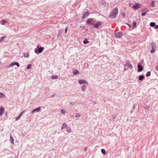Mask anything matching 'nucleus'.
Masks as SVG:
<instances>
[{"label":"nucleus","mask_w":158,"mask_h":158,"mask_svg":"<svg viewBox=\"0 0 158 158\" xmlns=\"http://www.w3.org/2000/svg\"><path fill=\"white\" fill-rule=\"evenodd\" d=\"M118 9L116 8L114 9L109 15V16L111 18H115L118 13Z\"/></svg>","instance_id":"f257e3e1"},{"label":"nucleus","mask_w":158,"mask_h":158,"mask_svg":"<svg viewBox=\"0 0 158 158\" xmlns=\"http://www.w3.org/2000/svg\"><path fill=\"white\" fill-rule=\"evenodd\" d=\"M91 24L93 25L94 26V27L97 29H99L102 27V23L100 21L96 23H91Z\"/></svg>","instance_id":"f03ea898"},{"label":"nucleus","mask_w":158,"mask_h":158,"mask_svg":"<svg viewBox=\"0 0 158 158\" xmlns=\"http://www.w3.org/2000/svg\"><path fill=\"white\" fill-rule=\"evenodd\" d=\"M44 49V48L43 47L40 48L38 50L37 48H35V52L36 53H41L43 51Z\"/></svg>","instance_id":"7ed1b4c3"},{"label":"nucleus","mask_w":158,"mask_h":158,"mask_svg":"<svg viewBox=\"0 0 158 158\" xmlns=\"http://www.w3.org/2000/svg\"><path fill=\"white\" fill-rule=\"evenodd\" d=\"M78 82L80 85L84 84H86L87 85H88V83L87 81L85 79L79 80H78Z\"/></svg>","instance_id":"20e7f679"},{"label":"nucleus","mask_w":158,"mask_h":158,"mask_svg":"<svg viewBox=\"0 0 158 158\" xmlns=\"http://www.w3.org/2000/svg\"><path fill=\"white\" fill-rule=\"evenodd\" d=\"M141 7V5L139 3H136L132 6V7L135 9H137Z\"/></svg>","instance_id":"39448f33"},{"label":"nucleus","mask_w":158,"mask_h":158,"mask_svg":"<svg viewBox=\"0 0 158 158\" xmlns=\"http://www.w3.org/2000/svg\"><path fill=\"white\" fill-rule=\"evenodd\" d=\"M115 35L116 37L118 38H121L123 35V33L122 32H119L115 34Z\"/></svg>","instance_id":"423d86ee"},{"label":"nucleus","mask_w":158,"mask_h":158,"mask_svg":"<svg viewBox=\"0 0 158 158\" xmlns=\"http://www.w3.org/2000/svg\"><path fill=\"white\" fill-rule=\"evenodd\" d=\"M16 65L18 67H19L20 66L18 62H12V63L8 67V68H9L10 67L13 66L14 65Z\"/></svg>","instance_id":"0eeeda50"},{"label":"nucleus","mask_w":158,"mask_h":158,"mask_svg":"<svg viewBox=\"0 0 158 158\" xmlns=\"http://www.w3.org/2000/svg\"><path fill=\"white\" fill-rule=\"evenodd\" d=\"M41 108L40 107H38L36 108H35L32 110L31 113L33 114L35 112H38L40 110Z\"/></svg>","instance_id":"6e6552de"},{"label":"nucleus","mask_w":158,"mask_h":158,"mask_svg":"<svg viewBox=\"0 0 158 158\" xmlns=\"http://www.w3.org/2000/svg\"><path fill=\"white\" fill-rule=\"evenodd\" d=\"M89 12L88 11L85 12L83 14V15L82 16V19H84L86 17L88 16L89 15Z\"/></svg>","instance_id":"1a4fd4ad"},{"label":"nucleus","mask_w":158,"mask_h":158,"mask_svg":"<svg viewBox=\"0 0 158 158\" xmlns=\"http://www.w3.org/2000/svg\"><path fill=\"white\" fill-rule=\"evenodd\" d=\"M127 66L130 69H131L132 68V65L128 61L127 62L125 65V66Z\"/></svg>","instance_id":"9d476101"},{"label":"nucleus","mask_w":158,"mask_h":158,"mask_svg":"<svg viewBox=\"0 0 158 158\" xmlns=\"http://www.w3.org/2000/svg\"><path fill=\"white\" fill-rule=\"evenodd\" d=\"M5 110V108L2 107L0 108V116H1L4 113Z\"/></svg>","instance_id":"9b49d317"},{"label":"nucleus","mask_w":158,"mask_h":158,"mask_svg":"<svg viewBox=\"0 0 158 158\" xmlns=\"http://www.w3.org/2000/svg\"><path fill=\"white\" fill-rule=\"evenodd\" d=\"M138 70L139 72H141L143 70V68L142 65L140 64H138Z\"/></svg>","instance_id":"f8f14e48"},{"label":"nucleus","mask_w":158,"mask_h":158,"mask_svg":"<svg viewBox=\"0 0 158 158\" xmlns=\"http://www.w3.org/2000/svg\"><path fill=\"white\" fill-rule=\"evenodd\" d=\"M8 22L5 20H3L0 21V23L2 25H4L6 23H7Z\"/></svg>","instance_id":"ddd939ff"},{"label":"nucleus","mask_w":158,"mask_h":158,"mask_svg":"<svg viewBox=\"0 0 158 158\" xmlns=\"http://www.w3.org/2000/svg\"><path fill=\"white\" fill-rule=\"evenodd\" d=\"M94 19H88L86 21V23L87 24L89 23H91V22Z\"/></svg>","instance_id":"4468645a"},{"label":"nucleus","mask_w":158,"mask_h":158,"mask_svg":"<svg viewBox=\"0 0 158 158\" xmlns=\"http://www.w3.org/2000/svg\"><path fill=\"white\" fill-rule=\"evenodd\" d=\"M68 127V126H67V125L66 123H63V124L62 125V127H61V129L62 130L64 128H66L67 127Z\"/></svg>","instance_id":"2eb2a0df"},{"label":"nucleus","mask_w":158,"mask_h":158,"mask_svg":"<svg viewBox=\"0 0 158 158\" xmlns=\"http://www.w3.org/2000/svg\"><path fill=\"white\" fill-rule=\"evenodd\" d=\"M73 74L74 75L77 74L79 73V72L78 70H76L75 69H74L73 70Z\"/></svg>","instance_id":"dca6fc26"},{"label":"nucleus","mask_w":158,"mask_h":158,"mask_svg":"<svg viewBox=\"0 0 158 158\" xmlns=\"http://www.w3.org/2000/svg\"><path fill=\"white\" fill-rule=\"evenodd\" d=\"M66 129H67L66 131L67 132H68L69 133H70V132H71V128L70 127H67Z\"/></svg>","instance_id":"f3484780"},{"label":"nucleus","mask_w":158,"mask_h":158,"mask_svg":"<svg viewBox=\"0 0 158 158\" xmlns=\"http://www.w3.org/2000/svg\"><path fill=\"white\" fill-rule=\"evenodd\" d=\"M10 141L11 142V143H12L13 144H14V138L11 135H10Z\"/></svg>","instance_id":"a211bd4d"},{"label":"nucleus","mask_w":158,"mask_h":158,"mask_svg":"<svg viewBox=\"0 0 158 158\" xmlns=\"http://www.w3.org/2000/svg\"><path fill=\"white\" fill-rule=\"evenodd\" d=\"M144 78V77L143 75H141L139 76V80L142 81Z\"/></svg>","instance_id":"6ab92c4d"},{"label":"nucleus","mask_w":158,"mask_h":158,"mask_svg":"<svg viewBox=\"0 0 158 158\" xmlns=\"http://www.w3.org/2000/svg\"><path fill=\"white\" fill-rule=\"evenodd\" d=\"M152 49L151 51V53H154L155 51V48H153V46L152 45Z\"/></svg>","instance_id":"aec40b11"},{"label":"nucleus","mask_w":158,"mask_h":158,"mask_svg":"<svg viewBox=\"0 0 158 158\" xmlns=\"http://www.w3.org/2000/svg\"><path fill=\"white\" fill-rule=\"evenodd\" d=\"M86 86L85 85H83L81 88V90L83 92H84L86 89Z\"/></svg>","instance_id":"412c9836"},{"label":"nucleus","mask_w":158,"mask_h":158,"mask_svg":"<svg viewBox=\"0 0 158 158\" xmlns=\"http://www.w3.org/2000/svg\"><path fill=\"white\" fill-rule=\"evenodd\" d=\"M150 26L152 27H154L156 25L155 22H151L150 24Z\"/></svg>","instance_id":"4be33fe9"},{"label":"nucleus","mask_w":158,"mask_h":158,"mask_svg":"<svg viewBox=\"0 0 158 158\" xmlns=\"http://www.w3.org/2000/svg\"><path fill=\"white\" fill-rule=\"evenodd\" d=\"M58 77L57 75H54L51 76V78L53 79H57L58 78Z\"/></svg>","instance_id":"5701e85b"},{"label":"nucleus","mask_w":158,"mask_h":158,"mask_svg":"<svg viewBox=\"0 0 158 158\" xmlns=\"http://www.w3.org/2000/svg\"><path fill=\"white\" fill-rule=\"evenodd\" d=\"M6 36H2L0 38V43L2 42L6 38Z\"/></svg>","instance_id":"b1692460"},{"label":"nucleus","mask_w":158,"mask_h":158,"mask_svg":"<svg viewBox=\"0 0 158 158\" xmlns=\"http://www.w3.org/2000/svg\"><path fill=\"white\" fill-rule=\"evenodd\" d=\"M3 97H5L6 96L2 93L0 92V98H2Z\"/></svg>","instance_id":"393cba45"},{"label":"nucleus","mask_w":158,"mask_h":158,"mask_svg":"<svg viewBox=\"0 0 158 158\" xmlns=\"http://www.w3.org/2000/svg\"><path fill=\"white\" fill-rule=\"evenodd\" d=\"M101 152L103 154H105L106 153V151L105 150L103 149H101Z\"/></svg>","instance_id":"a878e982"},{"label":"nucleus","mask_w":158,"mask_h":158,"mask_svg":"<svg viewBox=\"0 0 158 158\" xmlns=\"http://www.w3.org/2000/svg\"><path fill=\"white\" fill-rule=\"evenodd\" d=\"M60 112L61 114H63L66 112V110L64 109H62L61 110Z\"/></svg>","instance_id":"bb28decb"},{"label":"nucleus","mask_w":158,"mask_h":158,"mask_svg":"<svg viewBox=\"0 0 158 158\" xmlns=\"http://www.w3.org/2000/svg\"><path fill=\"white\" fill-rule=\"evenodd\" d=\"M24 56L25 57H28L29 56V54L28 52L24 54Z\"/></svg>","instance_id":"cd10ccee"},{"label":"nucleus","mask_w":158,"mask_h":158,"mask_svg":"<svg viewBox=\"0 0 158 158\" xmlns=\"http://www.w3.org/2000/svg\"><path fill=\"white\" fill-rule=\"evenodd\" d=\"M154 1H153L152 3H151V6L152 7H155V5L154 4Z\"/></svg>","instance_id":"c85d7f7f"},{"label":"nucleus","mask_w":158,"mask_h":158,"mask_svg":"<svg viewBox=\"0 0 158 158\" xmlns=\"http://www.w3.org/2000/svg\"><path fill=\"white\" fill-rule=\"evenodd\" d=\"M150 74H151V72H147L146 75L147 77H148L150 75Z\"/></svg>","instance_id":"c756f323"},{"label":"nucleus","mask_w":158,"mask_h":158,"mask_svg":"<svg viewBox=\"0 0 158 158\" xmlns=\"http://www.w3.org/2000/svg\"><path fill=\"white\" fill-rule=\"evenodd\" d=\"M81 115L80 114L78 113H77L76 115H75V117H80V116Z\"/></svg>","instance_id":"7c9ffc66"},{"label":"nucleus","mask_w":158,"mask_h":158,"mask_svg":"<svg viewBox=\"0 0 158 158\" xmlns=\"http://www.w3.org/2000/svg\"><path fill=\"white\" fill-rule=\"evenodd\" d=\"M84 44H86L88 43V42L87 40H84L83 42Z\"/></svg>","instance_id":"2f4dec72"},{"label":"nucleus","mask_w":158,"mask_h":158,"mask_svg":"<svg viewBox=\"0 0 158 158\" xmlns=\"http://www.w3.org/2000/svg\"><path fill=\"white\" fill-rule=\"evenodd\" d=\"M136 24V23L135 22V21H134L133 24V27H135Z\"/></svg>","instance_id":"473e14b6"},{"label":"nucleus","mask_w":158,"mask_h":158,"mask_svg":"<svg viewBox=\"0 0 158 158\" xmlns=\"http://www.w3.org/2000/svg\"><path fill=\"white\" fill-rule=\"evenodd\" d=\"M24 112V111L22 112L19 115V116L21 118V117L22 116Z\"/></svg>","instance_id":"72a5a7b5"},{"label":"nucleus","mask_w":158,"mask_h":158,"mask_svg":"<svg viewBox=\"0 0 158 158\" xmlns=\"http://www.w3.org/2000/svg\"><path fill=\"white\" fill-rule=\"evenodd\" d=\"M31 64H29L27 66V68L28 69H29L31 68Z\"/></svg>","instance_id":"f704fd0d"},{"label":"nucleus","mask_w":158,"mask_h":158,"mask_svg":"<svg viewBox=\"0 0 158 158\" xmlns=\"http://www.w3.org/2000/svg\"><path fill=\"white\" fill-rule=\"evenodd\" d=\"M20 118V117L19 116L18 117H17V118H16L15 121H17Z\"/></svg>","instance_id":"c9c22d12"},{"label":"nucleus","mask_w":158,"mask_h":158,"mask_svg":"<svg viewBox=\"0 0 158 158\" xmlns=\"http://www.w3.org/2000/svg\"><path fill=\"white\" fill-rule=\"evenodd\" d=\"M146 13L145 12H144L142 13V16H144L145 15Z\"/></svg>","instance_id":"e433bc0d"},{"label":"nucleus","mask_w":158,"mask_h":158,"mask_svg":"<svg viewBox=\"0 0 158 158\" xmlns=\"http://www.w3.org/2000/svg\"><path fill=\"white\" fill-rule=\"evenodd\" d=\"M67 27H66L65 29V32L66 33L67 32Z\"/></svg>","instance_id":"4c0bfd02"},{"label":"nucleus","mask_w":158,"mask_h":158,"mask_svg":"<svg viewBox=\"0 0 158 158\" xmlns=\"http://www.w3.org/2000/svg\"><path fill=\"white\" fill-rule=\"evenodd\" d=\"M155 28H158V25H156L155 27Z\"/></svg>","instance_id":"58836bf2"},{"label":"nucleus","mask_w":158,"mask_h":158,"mask_svg":"<svg viewBox=\"0 0 158 158\" xmlns=\"http://www.w3.org/2000/svg\"><path fill=\"white\" fill-rule=\"evenodd\" d=\"M70 103H71V104L72 105H73L74 104V102H71Z\"/></svg>","instance_id":"ea45409f"},{"label":"nucleus","mask_w":158,"mask_h":158,"mask_svg":"<svg viewBox=\"0 0 158 158\" xmlns=\"http://www.w3.org/2000/svg\"><path fill=\"white\" fill-rule=\"evenodd\" d=\"M122 15L123 16H125V14L124 13L122 14Z\"/></svg>","instance_id":"a19ab883"},{"label":"nucleus","mask_w":158,"mask_h":158,"mask_svg":"<svg viewBox=\"0 0 158 158\" xmlns=\"http://www.w3.org/2000/svg\"><path fill=\"white\" fill-rule=\"evenodd\" d=\"M149 11V10H147L145 12L146 13L147 12H148Z\"/></svg>","instance_id":"79ce46f5"},{"label":"nucleus","mask_w":158,"mask_h":158,"mask_svg":"<svg viewBox=\"0 0 158 158\" xmlns=\"http://www.w3.org/2000/svg\"><path fill=\"white\" fill-rule=\"evenodd\" d=\"M86 150H87L86 148H85V149H84V151H85Z\"/></svg>","instance_id":"37998d69"},{"label":"nucleus","mask_w":158,"mask_h":158,"mask_svg":"<svg viewBox=\"0 0 158 158\" xmlns=\"http://www.w3.org/2000/svg\"><path fill=\"white\" fill-rule=\"evenodd\" d=\"M126 70V69H125V66H124V70Z\"/></svg>","instance_id":"c03bdc74"}]
</instances>
